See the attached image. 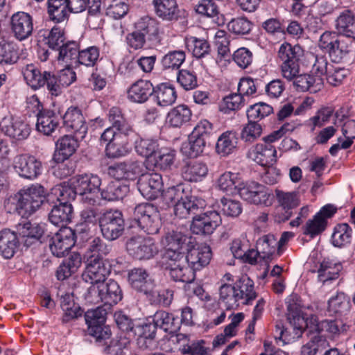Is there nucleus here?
I'll list each match as a JSON object with an SVG mask.
<instances>
[{
  "mask_svg": "<svg viewBox=\"0 0 355 355\" xmlns=\"http://www.w3.org/2000/svg\"><path fill=\"white\" fill-rule=\"evenodd\" d=\"M273 112V108L268 104L259 102L250 105L247 110V117L250 121L259 123Z\"/></svg>",
  "mask_w": 355,
  "mask_h": 355,
  "instance_id": "nucleus-53",
  "label": "nucleus"
},
{
  "mask_svg": "<svg viewBox=\"0 0 355 355\" xmlns=\"http://www.w3.org/2000/svg\"><path fill=\"white\" fill-rule=\"evenodd\" d=\"M152 5L156 15L162 20H178L179 9L176 0H153Z\"/></svg>",
  "mask_w": 355,
  "mask_h": 355,
  "instance_id": "nucleus-24",
  "label": "nucleus"
},
{
  "mask_svg": "<svg viewBox=\"0 0 355 355\" xmlns=\"http://www.w3.org/2000/svg\"><path fill=\"white\" fill-rule=\"evenodd\" d=\"M192 112L186 105H179L171 109L166 116V121L170 126L181 128L189 123Z\"/></svg>",
  "mask_w": 355,
  "mask_h": 355,
  "instance_id": "nucleus-31",
  "label": "nucleus"
},
{
  "mask_svg": "<svg viewBox=\"0 0 355 355\" xmlns=\"http://www.w3.org/2000/svg\"><path fill=\"white\" fill-rule=\"evenodd\" d=\"M245 101L244 97L238 93L230 94L223 98L220 110L225 114L240 110L244 105Z\"/></svg>",
  "mask_w": 355,
  "mask_h": 355,
  "instance_id": "nucleus-63",
  "label": "nucleus"
},
{
  "mask_svg": "<svg viewBox=\"0 0 355 355\" xmlns=\"http://www.w3.org/2000/svg\"><path fill=\"white\" fill-rule=\"evenodd\" d=\"M352 229L347 223L337 225L331 236L332 244H347L351 242Z\"/></svg>",
  "mask_w": 355,
  "mask_h": 355,
  "instance_id": "nucleus-64",
  "label": "nucleus"
},
{
  "mask_svg": "<svg viewBox=\"0 0 355 355\" xmlns=\"http://www.w3.org/2000/svg\"><path fill=\"white\" fill-rule=\"evenodd\" d=\"M153 96L157 105L162 107L171 105L177 98L175 87L166 83H162L153 87Z\"/></svg>",
  "mask_w": 355,
  "mask_h": 355,
  "instance_id": "nucleus-36",
  "label": "nucleus"
},
{
  "mask_svg": "<svg viewBox=\"0 0 355 355\" xmlns=\"http://www.w3.org/2000/svg\"><path fill=\"white\" fill-rule=\"evenodd\" d=\"M137 186L145 198L155 199L163 189L162 175L157 173L142 174L137 182Z\"/></svg>",
  "mask_w": 355,
  "mask_h": 355,
  "instance_id": "nucleus-14",
  "label": "nucleus"
},
{
  "mask_svg": "<svg viewBox=\"0 0 355 355\" xmlns=\"http://www.w3.org/2000/svg\"><path fill=\"white\" fill-rule=\"evenodd\" d=\"M153 87L150 81L143 79L138 80L132 84L128 89V98L132 103H145L153 95Z\"/></svg>",
  "mask_w": 355,
  "mask_h": 355,
  "instance_id": "nucleus-23",
  "label": "nucleus"
},
{
  "mask_svg": "<svg viewBox=\"0 0 355 355\" xmlns=\"http://www.w3.org/2000/svg\"><path fill=\"white\" fill-rule=\"evenodd\" d=\"M60 305L64 313V320L69 321L82 315L80 307L76 304L70 293L62 295L60 297Z\"/></svg>",
  "mask_w": 355,
  "mask_h": 355,
  "instance_id": "nucleus-51",
  "label": "nucleus"
},
{
  "mask_svg": "<svg viewBox=\"0 0 355 355\" xmlns=\"http://www.w3.org/2000/svg\"><path fill=\"white\" fill-rule=\"evenodd\" d=\"M105 246L90 245L86 254L87 266L82 277L85 282L92 285L103 283L110 273L109 269L103 263L102 254L100 253Z\"/></svg>",
  "mask_w": 355,
  "mask_h": 355,
  "instance_id": "nucleus-4",
  "label": "nucleus"
},
{
  "mask_svg": "<svg viewBox=\"0 0 355 355\" xmlns=\"http://www.w3.org/2000/svg\"><path fill=\"white\" fill-rule=\"evenodd\" d=\"M11 29L15 37L21 41L32 35L33 24L32 17L24 12H17L12 15L10 21Z\"/></svg>",
  "mask_w": 355,
  "mask_h": 355,
  "instance_id": "nucleus-18",
  "label": "nucleus"
},
{
  "mask_svg": "<svg viewBox=\"0 0 355 355\" xmlns=\"http://www.w3.org/2000/svg\"><path fill=\"white\" fill-rule=\"evenodd\" d=\"M58 51V58L59 61H62L68 67L78 66L79 45L77 42H68L62 44Z\"/></svg>",
  "mask_w": 355,
  "mask_h": 355,
  "instance_id": "nucleus-43",
  "label": "nucleus"
},
{
  "mask_svg": "<svg viewBox=\"0 0 355 355\" xmlns=\"http://www.w3.org/2000/svg\"><path fill=\"white\" fill-rule=\"evenodd\" d=\"M237 143L236 133L233 131H226L218 138L216 151L220 156H227L236 150Z\"/></svg>",
  "mask_w": 355,
  "mask_h": 355,
  "instance_id": "nucleus-37",
  "label": "nucleus"
},
{
  "mask_svg": "<svg viewBox=\"0 0 355 355\" xmlns=\"http://www.w3.org/2000/svg\"><path fill=\"white\" fill-rule=\"evenodd\" d=\"M202 207L201 202L194 196H185L173 205V214L179 218H187L194 216Z\"/></svg>",
  "mask_w": 355,
  "mask_h": 355,
  "instance_id": "nucleus-26",
  "label": "nucleus"
},
{
  "mask_svg": "<svg viewBox=\"0 0 355 355\" xmlns=\"http://www.w3.org/2000/svg\"><path fill=\"white\" fill-rule=\"evenodd\" d=\"M186 58L183 51H171L162 59V65L165 69H179Z\"/></svg>",
  "mask_w": 355,
  "mask_h": 355,
  "instance_id": "nucleus-59",
  "label": "nucleus"
},
{
  "mask_svg": "<svg viewBox=\"0 0 355 355\" xmlns=\"http://www.w3.org/2000/svg\"><path fill=\"white\" fill-rule=\"evenodd\" d=\"M128 281L133 288L137 291L148 292V274L146 270L137 268L128 272Z\"/></svg>",
  "mask_w": 355,
  "mask_h": 355,
  "instance_id": "nucleus-48",
  "label": "nucleus"
},
{
  "mask_svg": "<svg viewBox=\"0 0 355 355\" xmlns=\"http://www.w3.org/2000/svg\"><path fill=\"white\" fill-rule=\"evenodd\" d=\"M293 85L300 92L309 90L311 92L320 91L323 87V78L319 76L298 73L292 80Z\"/></svg>",
  "mask_w": 355,
  "mask_h": 355,
  "instance_id": "nucleus-30",
  "label": "nucleus"
},
{
  "mask_svg": "<svg viewBox=\"0 0 355 355\" xmlns=\"http://www.w3.org/2000/svg\"><path fill=\"white\" fill-rule=\"evenodd\" d=\"M153 322L157 327L170 333L175 331L180 327L178 320L171 313L164 311H158L155 313Z\"/></svg>",
  "mask_w": 355,
  "mask_h": 355,
  "instance_id": "nucleus-46",
  "label": "nucleus"
},
{
  "mask_svg": "<svg viewBox=\"0 0 355 355\" xmlns=\"http://www.w3.org/2000/svg\"><path fill=\"white\" fill-rule=\"evenodd\" d=\"M133 218L135 225L130 227L128 241L132 244L150 242L148 235L157 233L160 226L157 208L150 203L139 204L134 209Z\"/></svg>",
  "mask_w": 355,
  "mask_h": 355,
  "instance_id": "nucleus-1",
  "label": "nucleus"
},
{
  "mask_svg": "<svg viewBox=\"0 0 355 355\" xmlns=\"http://www.w3.org/2000/svg\"><path fill=\"white\" fill-rule=\"evenodd\" d=\"M37 130L45 135H51L60 125L61 116L54 111L44 109L37 114Z\"/></svg>",
  "mask_w": 355,
  "mask_h": 355,
  "instance_id": "nucleus-22",
  "label": "nucleus"
},
{
  "mask_svg": "<svg viewBox=\"0 0 355 355\" xmlns=\"http://www.w3.org/2000/svg\"><path fill=\"white\" fill-rule=\"evenodd\" d=\"M248 157L262 166H272L277 162V150L272 144H257L250 148Z\"/></svg>",
  "mask_w": 355,
  "mask_h": 355,
  "instance_id": "nucleus-16",
  "label": "nucleus"
},
{
  "mask_svg": "<svg viewBox=\"0 0 355 355\" xmlns=\"http://www.w3.org/2000/svg\"><path fill=\"white\" fill-rule=\"evenodd\" d=\"M67 0H47V14L51 21L61 23L69 17L70 10Z\"/></svg>",
  "mask_w": 355,
  "mask_h": 355,
  "instance_id": "nucleus-33",
  "label": "nucleus"
},
{
  "mask_svg": "<svg viewBox=\"0 0 355 355\" xmlns=\"http://www.w3.org/2000/svg\"><path fill=\"white\" fill-rule=\"evenodd\" d=\"M141 173V165L139 162L128 160L110 166L107 173L114 178L115 181L121 180H134Z\"/></svg>",
  "mask_w": 355,
  "mask_h": 355,
  "instance_id": "nucleus-15",
  "label": "nucleus"
},
{
  "mask_svg": "<svg viewBox=\"0 0 355 355\" xmlns=\"http://www.w3.org/2000/svg\"><path fill=\"white\" fill-rule=\"evenodd\" d=\"M101 142L106 144L105 154L108 157H123L129 152L128 137L116 135L111 129L103 131L101 136Z\"/></svg>",
  "mask_w": 355,
  "mask_h": 355,
  "instance_id": "nucleus-11",
  "label": "nucleus"
},
{
  "mask_svg": "<svg viewBox=\"0 0 355 355\" xmlns=\"http://www.w3.org/2000/svg\"><path fill=\"white\" fill-rule=\"evenodd\" d=\"M1 131L16 140L26 139L30 135L29 125L19 119H3L0 123Z\"/></svg>",
  "mask_w": 355,
  "mask_h": 355,
  "instance_id": "nucleus-21",
  "label": "nucleus"
},
{
  "mask_svg": "<svg viewBox=\"0 0 355 355\" xmlns=\"http://www.w3.org/2000/svg\"><path fill=\"white\" fill-rule=\"evenodd\" d=\"M243 245H232V252L235 258L241 259L244 263L250 264H256L261 259L259 252L252 248L244 250L242 248Z\"/></svg>",
  "mask_w": 355,
  "mask_h": 355,
  "instance_id": "nucleus-55",
  "label": "nucleus"
},
{
  "mask_svg": "<svg viewBox=\"0 0 355 355\" xmlns=\"http://www.w3.org/2000/svg\"><path fill=\"white\" fill-rule=\"evenodd\" d=\"M311 71L321 78L325 76L327 81L333 86L341 84L348 74L346 69L329 62L326 56L320 55L315 56Z\"/></svg>",
  "mask_w": 355,
  "mask_h": 355,
  "instance_id": "nucleus-6",
  "label": "nucleus"
},
{
  "mask_svg": "<svg viewBox=\"0 0 355 355\" xmlns=\"http://www.w3.org/2000/svg\"><path fill=\"white\" fill-rule=\"evenodd\" d=\"M192 218L191 230L193 234L205 236L212 234L222 223L220 214L215 210L207 211L200 214L197 213Z\"/></svg>",
  "mask_w": 355,
  "mask_h": 355,
  "instance_id": "nucleus-10",
  "label": "nucleus"
},
{
  "mask_svg": "<svg viewBox=\"0 0 355 355\" xmlns=\"http://www.w3.org/2000/svg\"><path fill=\"white\" fill-rule=\"evenodd\" d=\"M207 142V141L200 137H193V135L191 134L189 136L188 141L182 144L181 151L188 157H196L203 152Z\"/></svg>",
  "mask_w": 355,
  "mask_h": 355,
  "instance_id": "nucleus-49",
  "label": "nucleus"
},
{
  "mask_svg": "<svg viewBox=\"0 0 355 355\" xmlns=\"http://www.w3.org/2000/svg\"><path fill=\"white\" fill-rule=\"evenodd\" d=\"M73 215L72 205L69 202H60L59 205L53 207L49 220L55 226H64L71 222Z\"/></svg>",
  "mask_w": 355,
  "mask_h": 355,
  "instance_id": "nucleus-27",
  "label": "nucleus"
},
{
  "mask_svg": "<svg viewBox=\"0 0 355 355\" xmlns=\"http://www.w3.org/2000/svg\"><path fill=\"white\" fill-rule=\"evenodd\" d=\"M14 167L21 177L30 180L37 178L42 171V164L40 160L28 155H20L16 157Z\"/></svg>",
  "mask_w": 355,
  "mask_h": 355,
  "instance_id": "nucleus-13",
  "label": "nucleus"
},
{
  "mask_svg": "<svg viewBox=\"0 0 355 355\" xmlns=\"http://www.w3.org/2000/svg\"><path fill=\"white\" fill-rule=\"evenodd\" d=\"M241 183L239 174L230 171L220 175L217 180L218 187L220 190L231 193H233L236 190L239 193V189Z\"/></svg>",
  "mask_w": 355,
  "mask_h": 355,
  "instance_id": "nucleus-50",
  "label": "nucleus"
},
{
  "mask_svg": "<svg viewBox=\"0 0 355 355\" xmlns=\"http://www.w3.org/2000/svg\"><path fill=\"white\" fill-rule=\"evenodd\" d=\"M122 291L116 282L110 279L107 283L92 285L85 295L87 301L91 304L103 303L112 306L122 300Z\"/></svg>",
  "mask_w": 355,
  "mask_h": 355,
  "instance_id": "nucleus-5",
  "label": "nucleus"
},
{
  "mask_svg": "<svg viewBox=\"0 0 355 355\" xmlns=\"http://www.w3.org/2000/svg\"><path fill=\"white\" fill-rule=\"evenodd\" d=\"M19 59V51L17 44L12 42L2 40L0 42V64H13Z\"/></svg>",
  "mask_w": 355,
  "mask_h": 355,
  "instance_id": "nucleus-45",
  "label": "nucleus"
},
{
  "mask_svg": "<svg viewBox=\"0 0 355 355\" xmlns=\"http://www.w3.org/2000/svg\"><path fill=\"white\" fill-rule=\"evenodd\" d=\"M238 193L243 200L250 204L264 205L270 204L269 198L272 196L271 191L255 181L242 182Z\"/></svg>",
  "mask_w": 355,
  "mask_h": 355,
  "instance_id": "nucleus-9",
  "label": "nucleus"
},
{
  "mask_svg": "<svg viewBox=\"0 0 355 355\" xmlns=\"http://www.w3.org/2000/svg\"><path fill=\"white\" fill-rule=\"evenodd\" d=\"M196 239L190 233H183L178 230H168L162 239V244H194Z\"/></svg>",
  "mask_w": 355,
  "mask_h": 355,
  "instance_id": "nucleus-54",
  "label": "nucleus"
},
{
  "mask_svg": "<svg viewBox=\"0 0 355 355\" xmlns=\"http://www.w3.org/2000/svg\"><path fill=\"white\" fill-rule=\"evenodd\" d=\"M262 126L259 123L248 120L241 132V139L248 143H252L259 138L262 134Z\"/></svg>",
  "mask_w": 355,
  "mask_h": 355,
  "instance_id": "nucleus-60",
  "label": "nucleus"
},
{
  "mask_svg": "<svg viewBox=\"0 0 355 355\" xmlns=\"http://www.w3.org/2000/svg\"><path fill=\"white\" fill-rule=\"evenodd\" d=\"M135 30L147 39L148 47L159 44V23L156 19L148 16L143 17L135 23Z\"/></svg>",
  "mask_w": 355,
  "mask_h": 355,
  "instance_id": "nucleus-19",
  "label": "nucleus"
},
{
  "mask_svg": "<svg viewBox=\"0 0 355 355\" xmlns=\"http://www.w3.org/2000/svg\"><path fill=\"white\" fill-rule=\"evenodd\" d=\"M71 185L78 195L87 191H100L101 180L96 175L83 174L76 175L71 179Z\"/></svg>",
  "mask_w": 355,
  "mask_h": 355,
  "instance_id": "nucleus-25",
  "label": "nucleus"
},
{
  "mask_svg": "<svg viewBox=\"0 0 355 355\" xmlns=\"http://www.w3.org/2000/svg\"><path fill=\"white\" fill-rule=\"evenodd\" d=\"M303 55L304 50L300 45H291L288 42L282 44L277 51V59L279 64L300 62Z\"/></svg>",
  "mask_w": 355,
  "mask_h": 355,
  "instance_id": "nucleus-34",
  "label": "nucleus"
},
{
  "mask_svg": "<svg viewBox=\"0 0 355 355\" xmlns=\"http://www.w3.org/2000/svg\"><path fill=\"white\" fill-rule=\"evenodd\" d=\"M100 227L102 234L107 241L118 239L124 230L122 213L117 209H108L100 216Z\"/></svg>",
  "mask_w": 355,
  "mask_h": 355,
  "instance_id": "nucleus-8",
  "label": "nucleus"
},
{
  "mask_svg": "<svg viewBox=\"0 0 355 355\" xmlns=\"http://www.w3.org/2000/svg\"><path fill=\"white\" fill-rule=\"evenodd\" d=\"M63 125L68 131L74 133L78 139L85 138L88 126L82 110L76 106L69 107L62 116Z\"/></svg>",
  "mask_w": 355,
  "mask_h": 355,
  "instance_id": "nucleus-12",
  "label": "nucleus"
},
{
  "mask_svg": "<svg viewBox=\"0 0 355 355\" xmlns=\"http://www.w3.org/2000/svg\"><path fill=\"white\" fill-rule=\"evenodd\" d=\"M185 44L188 50L198 59L206 57L211 51L209 42L204 38L187 36L185 37Z\"/></svg>",
  "mask_w": 355,
  "mask_h": 355,
  "instance_id": "nucleus-40",
  "label": "nucleus"
},
{
  "mask_svg": "<svg viewBox=\"0 0 355 355\" xmlns=\"http://www.w3.org/2000/svg\"><path fill=\"white\" fill-rule=\"evenodd\" d=\"M343 270L340 262L334 259H324L318 270V279L322 283L337 279Z\"/></svg>",
  "mask_w": 355,
  "mask_h": 355,
  "instance_id": "nucleus-32",
  "label": "nucleus"
},
{
  "mask_svg": "<svg viewBox=\"0 0 355 355\" xmlns=\"http://www.w3.org/2000/svg\"><path fill=\"white\" fill-rule=\"evenodd\" d=\"M100 190L102 199L114 201L123 199L129 192V187L119 181H111Z\"/></svg>",
  "mask_w": 355,
  "mask_h": 355,
  "instance_id": "nucleus-38",
  "label": "nucleus"
},
{
  "mask_svg": "<svg viewBox=\"0 0 355 355\" xmlns=\"http://www.w3.org/2000/svg\"><path fill=\"white\" fill-rule=\"evenodd\" d=\"M174 151L162 148L157 151L150 161L154 162V165L156 167L166 170L171 166L174 162Z\"/></svg>",
  "mask_w": 355,
  "mask_h": 355,
  "instance_id": "nucleus-57",
  "label": "nucleus"
},
{
  "mask_svg": "<svg viewBox=\"0 0 355 355\" xmlns=\"http://www.w3.org/2000/svg\"><path fill=\"white\" fill-rule=\"evenodd\" d=\"M343 327V322L339 320H324L316 324L315 330L323 336L334 340L339 336Z\"/></svg>",
  "mask_w": 355,
  "mask_h": 355,
  "instance_id": "nucleus-44",
  "label": "nucleus"
},
{
  "mask_svg": "<svg viewBox=\"0 0 355 355\" xmlns=\"http://www.w3.org/2000/svg\"><path fill=\"white\" fill-rule=\"evenodd\" d=\"M349 309V300L343 293H339L328 301V311L330 313H343Z\"/></svg>",
  "mask_w": 355,
  "mask_h": 355,
  "instance_id": "nucleus-61",
  "label": "nucleus"
},
{
  "mask_svg": "<svg viewBox=\"0 0 355 355\" xmlns=\"http://www.w3.org/2000/svg\"><path fill=\"white\" fill-rule=\"evenodd\" d=\"M212 257L209 245H189L187 247L186 260L195 270L207 266Z\"/></svg>",
  "mask_w": 355,
  "mask_h": 355,
  "instance_id": "nucleus-17",
  "label": "nucleus"
},
{
  "mask_svg": "<svg viewBox=\"0 0 355 355\" xmlns=\"http://www.w3.org/2000/svg\"><path fill=\"white\" fill-rule=\"evenodd\" d=\"M256 241V244H270L276 241L275 235L272 234L261 235L253 232H245L235 240L233 244H245Z\"/></svg>",
  "mask_w": 355,
  "mask_h": 355,
  "instance_id": "nucleus-52",
  "label": "nucleus"
},
{
  "mask_svg": "<svg viewBox=\"0 0 355 355\" xmlns=\"http://www.w3.org/2000/svg\"><path fill=\"white\" fill-rule=\"evenodd\" d=\"M48 71H41L34 64H27L23 69V75L28 85L33 89H37L45 86V78Z\"/></svg>",
  "mask_w": 355,
  "mask_h": 355,
  "instance_id": "nucleus-42",
  "label": "nucleus"
},
{
  "mask_svg": "<svg viewBox=\"0 0 355 355\" xmlns=\"http://www.w3.org/2000/svg\"><path fill=\"white\" fill-rule=\"evenodd\" d=\"M187 247L189 245H171L162 254L161 264L163 268L186 260Z\"/></svg>",
  "mask_w": 355,
  "mask_h": 355,
  "instance_id": "nucleus-41",
  "label": "nucleus"
},
{
  "mask_svg": "<svg viewBox=\"0 0 355 355\" xmlns=\"http://www.w3.org/2000/svg\"><path fill=\"white\" fill-rule=\"evenodd\" d=\"M135 150L138 154L150 159L159 150L156 139L141 138L135 143Z\"/></svg>",
  "mask_w": 355,
  "mask_h": 355,
  "instance_id": "nucleus-56",
  "label": "nucleus"
},
{
  "mask_svg": "<svg viewBox=\"0 0 355 355\" xmlns=\"http://www.w3.org/2000/svg\"><path fill=\"white\" fill-rule=\"evenodd\" d=\"M169 271L170 277L175 282L190 283L195 279V270L187 260L164 268Z\"/></svg>",
  "mask_w": 355,
  "mask_h": 355,
  "instance_id": "nucleus-28",
  "label": "nucleus"
},
{
  "mask_svg": "<svg viewBox=\"0 0 355 355\" xmlns=\"http://www.w3.org/2000/svg\"><path fill=\"white\" fill-rule=\"evenodd\" d=\"M219 291L220 300L227 309H234L240 304H248L257 296L254 282L247 276L241 277L234 286L223 284Z\"/></svg>",
  "mask_w": 355,
  "mask_h": 355,
  "instance_id": "nucleus-3",
  "label": "nucleus"
},
{
  "mask_svg": "<svg viewBox=\"0 0 355 355\" xmlns=\"http://www.w3.org/2000/svg\"><path fill=\"white\" fill-rule=\"evenodd\" d=\"M337 209L333 205L328 204L322 207L320 210L313 217L306 221L303 227L302 240L309 242L321 234L327 226V220L331 218L336 212Z\"/></svg>",
  "mask_w": 355,
  "mask_h": 355,
  "instance_id": "nucleus-7",
  "label": "nucleus"
},
{
  "mask_svg": "<svg viewBox=\"0 0 355 355\" xmlns=\"http://www.w3.org/2000/svg\"><path fill=\"white\" fill-rule=\"evenodd\" d=\"M16 230L21 244H33L38 241L43 242L40 239L44 234V230L38 223L23 220L16 225Z\"/></svg>",
  "mask_w": 355,
  "mask_h": 355,
  "instance_id": "nucleus-20",
  "label": "nucleus"
},
{
  "mask_svg": "<svg viewBox=\"0 0 355 355\" xmlns=\"http://www.w3.org/2000/svg\"><path fill=\"white\" fill-rule=\"evenodd\" d=\"M208 167L202 162L191 161L182 168L183 178L189 182H200L208 174Z\"/></svg>",
  "mask_w": 355,
  "mask_h": 355,
  "instance_id": "nucleus-35",
  "label": "nucleus"
},
{
  "mask_svg": "<svg viewBox=\"0 0 355 355\" xmlns=\"http://www.w3.org/2000/svg\"><path fill=\"white\" fill-rule=\"evenodd\" d=\"M78 138L64 135L60 138L55 144L56 150L55 159L57 162H63L69 158L78 147Z\"/></svg>",
  "mask_w": 355,
  "mask_h": 355,
  "instance_id": "nucleus-29",
  "label": "nucleus"
},
{
  "mask_svg": "<svg viewBox=\"0 0 355 355\" xmlns=\"http://www.w3.org/2000/svg\"><path fill=\"white\" fill-rule=\"evenodd\" d=\"M354 39L339 34L335 48L330 52V58L333 62L338 63L349 53Z\"/></svg>",
  "mask_w": 355,
  "mask_h": 355,
  "instance_id": "nucleus-47",
  "label": "nucleus"
},
{
  "mask_svg": "<svg viewBox=\"0 0 355 355\" xmlns=\"http://www.w3.org/2000/svg\"><path fill=\"white\" fill-rule=\"evenodd\" d=\"M99 56L100 51L96 46H92L83 50L79 49L78 66L83 64L86 67H94Z\"/></svg>",
  "mask_w": 355,
  "mask_h": 355,
  "instance_id": "nucleus-58",
  "label": "nucleus"
},
{
  "mask_svg": "<svg viewBox=\"0 0 355 355\" xmlns=\"http://www.w3.org/2000/svg\"><path fill=\"white\" fill-rule=\"evenodd\" d=\"M338 34L355 40V16L349 10H345L336 20Z\"/></svg>",
  "mask_w": 355,
  "mask_h": 355,
  "instance_id": "nucleus-39",
  "label": "nucleus"
},
{
  "mask_svg": "<svg viewBox=\"0 0 355 355\" xmlns=\"http://www.w3.org/2000/svg\"><path fill=\"white\" fill-rule=\"evenodd\" d=\"M276 340L282 341L283 345L288 344L295 341L301 337V331L299 330H293L290 327L284 328L283 324L280 322L275 326Z\"/></svg>",
  "mask_w": 355,
  "mask_h": 355,
  "instance_id": "nucleus-62",
  "label": "nucleus"
},
{
  "mask_svg": "<svg viewBox=\"0 0 355 355\" xmlns=\"http://www.w3.org/2000/svg\"><path fill=\"white\" fill-rule=\"evenodd\" d=\"M44 199V187L33 184L10 196L4 202V207L8 213L28 218L41 207Z\"/></svg>",
  "mask_w": 355,
  "mask_h": 355,
  "instance_id": "nucleus-2",
  "label": "nucleus"
}]
</instances>
